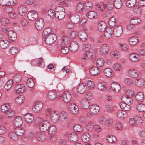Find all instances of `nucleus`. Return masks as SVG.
Instances as JSON below:
<instances>
[{
  "label": "nucleus",
  "instance_id": "f257e3e1",
  "mask_svg": "<svg viewBox=\"0 0 145 145\" xmlns=\"http://www.w3.org/2000/svg\"><path fill=\"white\" fill-rule=\"evenodd\" d=\"M46 35V29H44L43 33V35L45 38V41L46 44H51L56 41V36L54 33H51Z\"/></svg>",
  "mask_w": 145,
  "mask_h": 145
},
{
  "label": "nucleus",
  "instance_id": "cd10ccee",
  "mask_svg": "<svg viewBox=\"0 0 145 145\" xmlns=\"http://www.w3.org/2000/svg\"><path fill=\"white\" fill-rule=\"evenodd\" d=\"M10 42L7 40H2L0 41V47L3 49L7 48L9 46Z\"/></svg>",
  "mask_w": 145,
  "mask_h": 145
},
{
  "label": "nucleus",
  "instance_id": "473e14b6",
  "mask_svg": "<svg viewBox=\"0 0 145 145\" xmlns=\"http://www.w3.org/2000/svg\"><path fill=\"white\" fill-rule=\"evenodd\" d=\"M80 105L82 108L87 109L89 106V101L88 100L83 99L80 102Z\"/></svg>",
  "mask_w": 145,
  "mask_h": 145
},
{
  "label": "nucleus",
  "instance_id": "1a4fd4ad",
  "mask_svg": "<svg viewBox=\"0 0 145 145\" xmlns=\"http://www.w3.org/2000/svg\"><path fill=\"white\" fill-rule=\"evenodd\" d=\"M43 106L42 103L41 101H38L35 103L32 109L33 111L35 112H37L41 109Z\"/></svg>",
  "mask_w": 145,
  "mask_h": 145
},
{
  "label": "nucleus",
  "instance_id": "6e6d98bb",
  "mask_svg": "<svg viewBox=\"0 0 145 145\" xmlns=\"http://www.w3.org/2000/svg\"><path fill=\"white\" fill-rule=\"evenodd\" d=\"M0 23V26H6L8 23L9 20L5 17L2 18Z\"/></svg>",
  "mask_w": 145,
  "mask_h": 145
},
{
  "label": "nucleus",
  "instance_id": "9b49d317",
  "mask_svg": "<svg viewBox=\"0 0 145 145\" xmlns=\"http://www.w3.org/2000/svg\"><path fill=\"white\" fill-rule=\"evenodd\" d=\"M59 117V112L56 111H53L50 116V120L53 123L56 122L58 120Z\"/></svg>",
  "mask_w": 145,
  "mask_h": 145
},
{
  "label": "nucleus",
  "instance_id": "f03ea898",
  "mask_svg": "<svg viewBox=\"0 0 145 145\" xmlns=\"http://www.w3.org/2000/svg\"><path fill=\"white\" fill-rule=\"evenodd\" d=\"M38 120L39 121V127L41 131H46L49 128L50 124L49 122L46 120H43L42 118H39Z\"/></svg>",
  "mask_w": 145,
  "mask_h": 145
},
{
  "label": "nucleus",
  "instance_id": "603ef678",
  "mask_svg": "<svg viewBox=\"0 0 145 145\" xmlns=\"http://www.w3.org/2000/svg\"><path fill=\"white\" fill-rule=\"evenodd\" d=\"M14 112L13 110L9 109L5 113V116L7 117H11L14 116Z\"/></svg>",
  "mask_w": 145,
  "mask_h": 145
},
{
  "label": "nucleus",
  "instance_id": "5701e85b",
  "mask_svg": "<svg viewBox=\"0 0 145 145\" xmlns=\"http://www.w3.org/2000/svg\"><path fill=\"white\" fill-rule=\"evenodd\" d=\"M80 16L76 14H74L71 15L70 17L71 21L74 24L78 22L80 20Z\"/></svg>",
  "mask_w": 145,
  "mask_h": 145
},
{
  "label": "nucleus",
  "instance_id": "680f3d73",
  "mask_svg": "<svg viewBox=\"0 0 145 145\" xmlns=\"http://www.w3.org/2000/svg\"><path fill=\"white\" fill-rule=\"evenodd\" d=\"M136 124L140 125L142 124L143 122L142 118L140 116H136L135 117Z\"/></svg>",
  "mask_w": 145,
  "mask_h": 145
},
{
  "label": "nucleus",
  "instance_id": "8fccbe9b",
  "mask_svg": "<svg viewBox=\"0 0 145 145\" xmlns=\"http://www.w3.org/2000/svg\"><path fill=\"white\" fill-rule=\"evenodd\" d=\"M106 138L108 142L110 143L114 142L116 141V137L113 135H108L107 137Z\"/></svg>",
  "mask_w": 145,
  "mask_h": 145
},
{
  "label": "nucleus",
  "instance_id": "e433bc0d",
  "mask_svg": "<svg viewBox=\"0 0 145 145\" xmlns=\"http://www.w3.org/2000/svg\"><path fill=\"white\" fill-rule=\"evenodd\" d=\"M135 98L138 102H142L144 99V95L143 93L141 92L138 93L135 96Z\"/></svg>",
  "mask_w": 145,
  "mask_h": 145
},
{
  "label": "nucleus",
  "instance_id": "79ce46f5",
  "mask_svg": "<svg viewBox=\"0 0 145 145\" xmlns=\"http://www.w3.org/2000/svg\"><path fill=\"white\" fill-rule=\"evenodd\" d=\"M105 75L107 77H112L113 75L112 70L110 68H105L104 70Z\"/></svg>",
  "mask_w": 145,
  "mask_h": 145
},
{
  "label": "nucleus",
  "instance_id": "6ab92c4d",
  "mask_svg": "<svg viewBox=\"0 0 145 145\" xmlns=\"http://www.w3.org/2000/svg\"><path fill=\"white\" fill-rule=\"evenodd\" d=\"M121 100L123 102L129 105H131L133 102L132 99L127 95H123Z\"/></svg>",
  "mask_w": 145,
  "mask_h": 145
},
{
  "label": "nucleus",
  "instance_id": "ddd939ff",
  "mask_svg": "<svg viewBox=\"0 0 145 145\" xmlns=\"http://www.w3.org/2000/svg\"><path fill=\"white\" fill-rule=\"evenodd\" d=\"M129 76L133 78L137 77L139 75V72L135 69H129L128 72Z\"/></svg>",
  "mask_w": 145,
  "mask_h": 145
},
{
  "label": "nucleus",
  "instance_id": "20e7f679",
  "mask_svg": "<svg viewBox=\"0 0 145 145\" xmlns=\"http://www.w3.org/2000/svg\"><path fill=\"white\" fill-rule=\"evenodd\" d=\"M69 109L70 112L72 114H76L78 113V106L73 103H71L69 104Z\"/></svg>",
  "mask_w": 145,
  "mask_h": 145
},
{
  "label": "nucleus",
  "instance_id": "4be33fe9",
  "mask_svg": "<svg viewBox=\"0 0 145 145\" xmlns=\"http://www.w3.org/2000/svg\"><path fill=\"white\" fill-rule=\"evenodd\" d=\"M129 58L131 61L136 62L139 61V56L137 54L132 53L129 55Z\"/></svg>",
  "mask_w": 145,
  "mask_h": 145
},
{
  "label": "nucleus",
  "instance_id": "c85d7f7f",
  "mask_svg": "<svg viewBox=\"0 0 145 145\" xmlns=\"http://www.w3.org/2000/svg\"><path fill=\"white\" fill-rule=\"evenodd\" d=\"M106 7L105 4L101 3H97L96 4V8L98 11L102 12L104 10Z\"/></svg>",
  "mask_w": 145,
  "mask_h": 145
},
{
  "label": "nucleus",
  "instance_id": "49530a36",
  "mask_svg": "<svg viewBox=\"0 0 145 145\" xmlns=\"http://www.w3.org/2000/svg\"><path fill=\"white\" fill-rule=\"evenodd\" d=\"M10 105L9 103H5L2 105L1 106V110L2 112H6L7 110L10 109Z\"/></svg>",
  "mask_w": 145,
  "mask_h": 145
},
{
  "label": "nucleus",
  "instance_id": "0e129e2a",
  "mask_svg": "<svg viewBox=\"0 0 145 145\" xmlns=\"http://www.w3.org/2000/svg\"><path fill=\"white\" fill-rule=\"evenodd\" d=\"M27 86L30 88H32L34 85V82L32 78L28 79L26 82Z\"/></svg>",
  "mask_w": 145,
  "mask_h": 145
},
{
  "label": "nucleus",
  "instance_id": "de8ad7c7",
  "mask_svg": "<svg viewBox=\"0 0 145 145\" xmlns=\"http://www.w3.org/2000/svg\"><path fill=\"white\" fill-rule=\"evenodd\" d=\"M120 107L124 110L125 111H129L130 109V107L129 104L124 103H121L120 104Z\"/></svg>",
  "mask_w": 145,
  "mask_h": 145
},
{
  "label": "nucleus",
  "instance_id": "423d86ee",
  "mask_svg": "<svg viewBox=\"0 0 145 145\" xmlns=\"http://www.w3.org/2000/svg\"><path fill=\"white\" fill-rule=\"evenodd\" d=\"M26 89L24 85L23 84H19L15 86L14 92L17 94H21L26 91Z\"/></svg>",
  "mask_w": 145,
  "mask_h": 145
},
{
  "label": "nucleus",
  "instance_id": "bf43d9fd",
  "mask_svg": "<svg viewBox=\"0 0 145 145\" xmlns=\"http://www.w3.org/2000/svg\"><path fill=\"white\" fill-rule=\"evenodd\" d=\"M84 5L83 3H78L76 7V11L79 13H82L83 12V7Z\"/></svg>",
  "mask_w": 145,
  "mask_h": 145
},
{
  "label": "nucleus",
  "instance_id": "a19ab883",
  "mask_svg": "<svg viewBox=\"0 0 145 145\" xmlns=\"http://www.w3.org/2000/svg\"><path fill=\"white\" fill-rule=\"evenodd\" d=\"M145 80L142 78H138L136 79L135 83L137 86L141 87L143 86Z\"/></svg>",
  "mask_w": 145,
  "mask_h": 145
},
{
  "label": "nucleus",
  "instance_id": "a878e982",
  "mask_svg": "<svg viewBox=\"0 0 145 145\" xmlns=\"http://www.w3.org/2000/svg\"><path fill=\"white\" fill-rule=\"evenodd\" d=\"M86 85L84 83L80 84L77 88V92L81 94L84 92L86 89Z\"/></svg>",
  "mask_w": 145,
  "mask_h": 145
},
{
  "label": "nucleus",
  "instance_id": "393cba45",
  "mask_svg": "<svg viewBox=\"0 0 145 145\" xmlns=\"http://www.w3.org/2000/svg\"><path fill=\"white\" fill-rule=\"evenodd\" d=\"M78 136L76 134L72 133L69 134L68 136L69 140L71 142H75L77 141L78 138Z\"/></svg>",
  "mask_w": 145,
  "mask_h": 145
},
{
  "label": "nucleus",
  "instance_id": "7ed1b4c3",
  "mask_svg": "<svg viewBox=\"0 0 145 145\" xmlns=\"http://www.w3.org/2000/svg\"><path fill=\"white\" fill-rule=\"evenodd\" d=\"M55 16L59 20L63 19L65 15V9L61 6L57 7L55 9Z\"/></svg>",
  "mask_w": 145,
  "mask_h": 145
},
{
  "label": "nucleus",
  "instance_id": "13d9d810",
  "mask_svg": "<svg viewBox=\"0 0 145 145\" xmlns=\"http://www.w3.org/2000/svg\"><path fill=\"white\" fill-rule=\"evenodd\" d=\"M114 3L115 8L118 9L120 8L122 5L121 0H115Z\"/></svg>",
  "mask_w": 145,
  "mask_h": 145
},
{
  "label": "nucleus",
  "instance_id": "2f4dec72",
  "mask_svg": "<svg viewBox=\"0 0 145 145\" xmlns=\"http://www.w3.org/2000/svg\"><path fill=\"white\" fill-rule=\"evenodd\" d=\"M56 93L54 91H50L47 93L48 98L50 100L54 99L56 98Z\"/></svg>",
  "mask_w": 145,
  "mask_h": 145
},
{
  "label": "nucleus",
  "instance_id": "f704fd0d",
  "mask_svg": "<svg viewBox=\"0 0 145 145\" xmlns=\"http://www.w3.org/2000/svg\"><path fill=\"white\" fill-rule=\"evenodd\" d=\"M14 131L19 136L23 135L24 133V129L19 127L15 128L14 130Z\"/></svg>",
  "mask_w": 145,
  "mask_h": 145
},
{
  "label": "nucleus",
  "instance_id": "c756f323",
  "mask_svg": "<svg viewBox=\"0 0 145 145\" xmlns=\"http://www.w3.org/2000/svg\"><path fill=\"white\" fill-rule=\"evenodd\" d=\"M79 38L82 41H85L88 37L86 33L83 31H81L78 33Z\"/></svg>",
  "mask_w": 145,
  "mask_h": 145
},
{
  "label": "nucleus",
  "instance_id": "f8f14e48",
  "mask_svg": "<svg viewBox=\"0 0 145 145\" xmlns=\"http://www.w3.org/2000/svg\"><path fill=\"white\" fill-rule=\"evenodd\" d=\"M8 34L10 42H14L16 39V33L12 30H10L8 31Z\"/></svg>",
  "mask_w": 145,
  "mask_h": 145
},
{
  "label": "nucleus",
  "instance_id": "052dcab7",
  "mask_svg": "<svg viewBox=\"0 0 145 145\" xmlns=\"http://www.w3.org/2000/svg\"><path fill=\"white\" fill-rule=\"evenodd\" d=\"M69 38L66 36H63L61 39V43L63 44H66L69 42Z\"/></svg>",
  "mask_w": 145,
  "mask_h": 145
},
{
  "label": "nucleus",
  "instance_id": "4c0bfd02",
  "mask_svg": "<svg viewBox=\"0 0 145 145\" xmlns=\"http://www.w3.org/2000/svg\"><path fill=\"white\" fill-rule=\"evenodd\" d=\"M86 15L87 17L91 19L96 18L98 16L97 13L93 11L89 12L86 14Z\"/></svg>",
  "mask_w": 145,
  "mask_h": 145
},
{
  "label": "nucleus",
  "instance_id": "72a5a7b5",
  "mask_svg": "<svg viewBox=\"0 0 145 145\" xmlns=\"http://www.w3.org/2000/svg\"><path fill=\"white\" fill-rule=\"evenodd\" d=\"M111 87L112 90L116 92H119L120 89V85L116 82H113L111 84Z\"/></svg>",
  "mask_w": 145,
  "mask_h": 145
},
{
  "label": "nucleus",
  "instance_id": "4468645a",
  "mask_svg": "<svg viewBox=\"0 0 145 145\" xmlns=\"http://www.w3.org/2000/svg\"><path fill=\"white\" fill-rule=\"evenodd\" d=\"M27 16L29 20H34L38 16L37 12L35 10H31L28 13Z\"/></svg>",
  "mask_w": 145,
  "mask_h": 145
},
{
  "label": "nucleus",
  "instance_id": "bb28decb",
  "mask_svg": "<svg viewBox=\"0 0 145 145\" xmlns=\"http://www.w3.org/2000/svg\"><path fill=\"white\" fill-rule=\"evenodd\" d=\"M44 22L43 19L41 18H38L35 22V27H44Z\"/></svg>",
  "mask_w": 145,
  "mask_h": 145
},
{
  "label": "nucleus",
  "instance_id": "0eeeda50",
  "mask_svg": "<svg viewBox=\"0 0 145 145\" xmlns=\"http://www.w3.org/2000/svg\"><path fill=\"white\" fill-rule=\"evenodd\" d=\"M19 14L21 16L25 15L27 12V10L25 5L20 4L18 6V9Z\"/></svg>",
  "mask_w": 145,
  "mask_h": 145
},
{
  "label": "nucleus",
  "instance_id": "aec40b11",
  "mask_svg": "<svg viewBox=\"0 0 145 145\" xmlns=\"http://www.w3.org/2000/svg\"><path fill=\"white\" fill-rule=\"evenodd\" d=\"M104 35L107 38H110L112 37V28H105Z\"/></svg>",
  "mask_w": 145,
  "mask_h": 145
},
{
  "label": "nucleus",
  "instance_id": "37998d69",
  "mask_svg": "<svg viewBox=\"0 0 145 145\" xmlns=\"http://www.w3.org/2000/svg\"><path fill=\"white\" fill-rule=\"evenodd\" d=\"M92 53L91 51H88L84 55L83 57L81 58V60L84 61V59H90L92 57Z\"/></svg>",
  "mask_w": 145,
  "mask_h": 145
},
{
  "label": "nucleus",
  "instance_id": "a211bd4d",
  "mask_svg": "<svg viewBox=\"0 0 145 145\" xmlns=\"http://www.w3.org/2000/svg\"><path fill=\"white\" fill-rule=\"evenodd\" d=\"M78 45L77 42H72L71 43L69 46V48L71 51L74 52L78 50Z\"/></svg>",
  "mask_w": 145,
  "mask_h": 145
},
{
  "label": "nucleus",
  "instance_id": "39448f33",
  "mask_svg": "<svg viewBox=\"0 0 145 145\" xmlns=\"http://www.w3.org/2000/svg\"><path fill=\"white\" fill-rule=\"evenodd\" d=\"M32 135L33 136H35L36 137L37 140L40 141H42L44 140L46 138V136L44 133L40 132H37L35 135L33 133H30V135Z\"/></svg>",
  "mask_w": 145,
  "mask_h": 145
},
{
  "label": "nucleus",
  "instance_id": "b1692460",
  "mask_svg": "<svg viewBox=\"0 0 145 145\" xmlns=\"http://www.w3.org/2000/svg\"><path fill=\"white\" fill-rule=\"evenodd\" d=\"M89 72L91 75L95 76L98 74L100 73V71L99 68L94 67H91L89 69Z\"/></svg>",
  "mask_w": 145,
  "mask_h": 145
},
{
  "label": "nucleus",
  "instance_id": "9d476101",
  "mask_svg": "<svg viewBox=\"0 0 145 145\" xmlns=\"http://www.w3.org/2000/svg\"><path fill=\"white\" fill-rule=\"evenodd\" d=\"M71 95L69 92L64 91L62 95V99L65 103H68L71 100Z\"/></svg>",
  "mask_w": 145,
  "mask_h": 145
},
{
  "label": "nucleus",
  "instance_id": "412c9836",
  "mask_svg": "<svg viewBox=\"0 0 145 145\" xmlns=\"http://www.w3.org/2000/svg\"><path fill=\"white\" fill-rule=\"evenodd\" d=\"M14 124L16 127L21 126L22 123V120L19 116H16L13 121Z\"/></svg>",
  "mask_w": 145,
  "mask_h": 145
},
{
  "label": "nucleus",
  "instance_id": "69168bd1",
  "mask_svg": "<svg viewBox=\"0 0 145 145\" xmlns=\"http://www.w3.org/2000/svg\"><path fill=\"white\" fill-rule=\"evenodd\" d=\"M13 82L11 80H9L5 84L4 87L7 90H8L12 87Z\"/></svg>",
  "mask_w": 145,
  "mask_h": 145
},
{
  "label": "nucleus",
  "instance_id": "09e8293b",
  "mask_svg": "<svg viewBox=\"0 0 145 145\" xmlns=\"http://www.w3.org/2000/svg\"><path fill=\"white\" fill-rule=\"evenodd\" d=\"M141 21L140 19L138 18H134L131 19L130 24L132 25L138 24Z\"/></svg>",
  "mask_w": 145,
  "mask_h": 145
},
{
  "label": "nucleus",
  "instance_id": "e2e57ef3",
  "mask_svg": "<svg viewBox=\"0 0 145 145\" xmlns=\"http://www.w3.org/2000/svg\"><path fill=\"white\" fill-rule=\"evenodd\" d=\"M28 20L26 18H22L20 20V23L21 25L23 26H28L29 23Z\"/></svg>",
  "mask_w": 145,
  "mask_h": 145
},
{
  "label": "nucleus",
  "instance_id": "774afa93",
  "mask_svg": "<svg viewBox=\"0 0 145 145\" xmlns=\"http://www.w3.org/2000/svg\"><path fill=\"white\" fill-rule=\"evenodd\" d=\"M110 54L113 57L117 58L120 56V53L118 51H112L110 53Z\"/></svg>",
  "mask_w": 145,
  "mask_h": 145
},
{
  "label": "nucleus",
  "instance_id": "dca6fc26",
  "mask_svg": "<svg viewBox=\"0 0 145 145\" xmlns=\"http://www.w3.org/2000/svg\"><path fill=\"white\" fill-rule=\"evenodd\" d=\"M68 116L65 112H61L60 114V120L63 123H65L68 119Z\"/></svg>",
  "mask_w": 145,
  "mask_h": 145
},
{
  "label": "nucleus",
  "instance_id": "c9c22d12",
  "mask_svg": "<svg viewBox=\"0 0 145 145\" xmlns=\"http://www.w3.org/2000/svg\"><path fill=\"white\" fill-rule=\"evenodd\" d=\"M129 43L131 45H135L139 41L138 38L136 37H130L129 39Z\"/></svg>",
  "mask_w": 145,
  "mask_h": 145
},
{
  "label": "nucleus",
  "instance_id": "7c9ffc66",
  "mask_svg": "<svg viewBox=\"0 0 145 145\" xmlns=\"http://www.w3.org/2000/svg\"><path fill=\"white\" fill-rule=\"evenodd\" d=\"M122 31V28H114L113 30V33L115 37H118L121 35Z\"/></svg>",
  "mask_w": 145,
  "mask_h": 145
},
{
  "label": "nucleus",
  "instance_id": "c03bdc74",
  "mask_svg": "<svg viewBox=\"0 0 145 145\" xmlns=\"http://www.w3.org/2000/svg\"><path fill=\"white\" fill-rule=\"evenodd\" d=\"M22 76L19 74H15L14 76L13 79V82L14 83H19L21 81Z\"/></svg>",
  "mask_w": 145,
  "mask_h": 145
},
{
  "label": "nucleus",
  "instance_id": "2eb2a0df",
  "mask_svg": "<svg viewBox=\"0 0 145 145\" xmlns=\"http://www.w3.org/2000/svg\"><path fill=\"white\" fill-rule=\"evenodd\" d=\"M24 119L27 123H31L33 120V116L32 114L28 113L26 114L24 116Z\"/></svg>",
  "mask_w": 145,
  "mask_h": 145
},
{
  "label": "nucleus",
  "instance_id": "3c124183",
  "mask_svg": "<svg viewBox=\"0 0 145 145\" xmlns=\"http://www.w3.org/2000/svg\"><path fill=\"white\" fill-rule=\"evenodd\" d=\"M84 4L85 6V9L86 10L89 11L92 9V4L91 1H86L84 3Z\"/></svg>",
  "mask_w": 145,
  "mask_h": 145
},
{
  "label": "nucleus",
  "instance_id": "4d7b16f0",
  "mask_svg": "<svg viewBox=\"0 0 145 145\" xmlns=\"http://www.w3.org/2000/svg\"><path fill=\"white\" fill-rule=\"evenodd\" d=\"M18 136V135H17L14 131L10 133L9 135L10 138L13 141H15L17 140Z\"/></svg>",
  "mask_w": 145,
  "mask_h": 145
},
{
  "label": "nucleus",
  "instance_id": "6e6552de",
  "mask_svg": "<svg viewBox=\"0 0 145 145\" xmlns=\"http://www.w3.org/2000/svg\"><path fill=\"white\" fill-rule=\"evenodd\" d=\"M109 50V46L107 44H104L100 47L99 53L101 55H105L107 54Z\"/></svg>",
  "mask_w": 145,
  "mask_h": 145
},
{
  "label": "nucleus",
  "instance_id": "a18cd8bd",
  "mask_svg": "<svg viewBox=\"0 0 145 145\" xmlns=\"http://www.w3.org/2000/svg\"><path fill=\"white\" fill-rule=\"evenodd\" d=\"M136 109L139 111L143 112L145 111V105L142 103L137 105Z\"/></svg>",
  "mask_w": 145,
  "mask_h": 145
},
{
  "label": "nucleus",
  "instance_id": "5fc2aeb1",
  "mask_svg": "<svg viewBox=\"0 0 145 145\" xmlns=\"http://www.w3.org/2000/svg\"><path fill=\"white\" fill-rule=\"evenodd\" d=\"M116 19L114 17H111L108 21V24L110 27H114L116 25Z\"/></svg>",
  "mask_w": 145,
  "mask_h": 145
},
{
  "label": "nucleus",
  "instance_id": "58836bf2",
  "mask_svg": "<svg viewBox=\"0 0 145 145\" xmlns=\"http://www.w3.org/2000/svg\"><path fill=\"white\" fill-rule=\"evenodd\" d=\"M24 99V97L22 95H20L16 97L15 101V103L18 105H21Z\"/></svg>",
  "mask_w": 145,
  "mask_h": 145
},
{
  "label": "nucleus",
  "instance_id": "338daca9",
  "mask_svg": "<svg viewBox=\"0 0 145 145\" xmlns=\"http://www.w3.org/2000/svg\"><path fill=\"white\" fill-rule=\"evenodd\" d=\"M49 141L51 142H55L57 138V136L54 134L52 133L50 135L49 134Z\"/></svg>",
  "mask_w": 145,
  "mask_h": 145
},
{
  "label": "nucleus",
  "instance_id": "864d4df0",
  "mask_svg": "<svg viewBox=\"0 0 145 145\" xmlns=\"http://www.w3.org/2000/svg\"><path fill=\"white\" fill-rule=\"evenodd\" d=\"M136 3V0H128L126 2V5L128 7H131L135 4Z\"/></svg>",
  "mask_w": 145,
  "mask_h": 145
},
{
  "label": "nucleus",
  "instance_id": "f3484780",
  "mask_svg": "<svg viewBox=\"0 0 145 145\" xmlns=\"http://www.w3.org/2000/svg\"><path fill=\"white\" fill-rule=\"evenodd\" d=\"M99 110L98 106L95 104L91 105L90 107V112L94 114H97L99 112Z\"/></svg>",
  "mask_w": 145,
  "mask_h": 145
},
{
  "label": "nucleus",
  "instance_id": "ea45409f",
  "mask_svg": "<svg viewBox=\"0 0 145 145\" xmlns=\"http://www.w3.org/2000/svg\"><path fill=\"white\" fill-rule=\"evenodd\" d=\"M90 138V135L88 133H85L82 136V139L83 142H87L89 141Z\"/></svg>",
  "mask_w": 145,
  "mask_h": 145
}]
</instances>
